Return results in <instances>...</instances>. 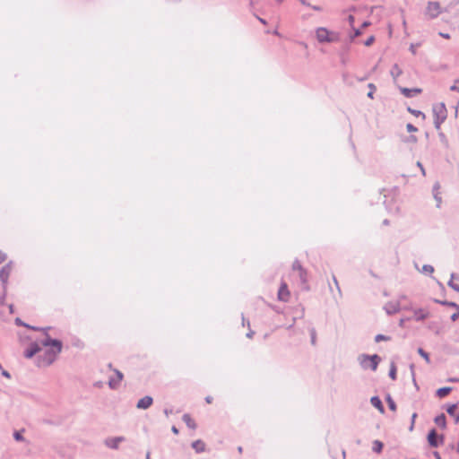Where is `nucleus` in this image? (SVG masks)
Here are the masks:
<instances>
[{"label":"nucleus","instance_id":"6e6552de","mask_svg":"<svg viewBox=\"0 0 459 459\" xmlns=\"http://www.w3.org/2000/svg\"><path fill=\"white\" fill-rule=\"evenodd\" d=\"M400 91L403 93V95L405 96L406 98H411L422 92V90L420 88L409 89L402 87L400 88Z\"/></svg>","mask_w":459,"mask_h":459},{"label":"nucleus","instance_id":"0eeeda50","mask_svg":"<svg viewBox=\"0 0 459 459\" xmlns=\"http://www.w3.org/2000/svg\"><path fill=\"white\" fill-rule=\"evenodd\" d=\"M12 270H13L12 263H8L4 266H3V268L0 270V279L4 286L7 284V281H8V279H9Z\"/></svg>","mask_w":459,"mask_h":459},{"label":"nucleus","instance_id":"b1692460","mask_svg":"<svg viewBox=\"0 0 459 459\" xmlns=\"http://www.w3.org/2000/svg\"><path fill=\"white\" fill-rule=\"evenodd\" d=\"M388 340H390V338L388 336H385V335H383V334H377L375 337V341L377 342H379L380 341H388Z\"/></svg>","mask_w":459,"mask_h":459},{"label":"nucleus","instance_id":"aec40b11","mask_svg":"<svg viewBox=\"0 0 459 459\" xmlns=\"http://www.w3.org/2000/svg\"><path fill=\"white\" fill-rule=\"evenodd\" d=\"M383 443L379 440H375L373 442V446H372V449L373 451H375L376 453L379 454L381 453L382 449H383Z\"/></svg>","mask_w":459,"mask_h":459},{"label":"nucleus","instance_id":"37998d69","mask_svg":"<svg viewBox=\"0 0 459 459\" xmlns=\"http://www.w3.org/2000/svg\"><path fill=\"white\" fill-rule=\"evenodd\" d=\"M359 34H360V32H359V30H357V31L355 32V36H359Z\"/></svg>","mask_w":459,"mask_h":459},{"label":"nucleus","instance_id":"72a5a7b5","mask_svg":"<svg viewBox=\"0 0 459 459\" xmlns=\"http://www.w3.org/2000/svg\"><path fill=\"white\" fill-rule=\"evenodd\" d=\"M440 303L443 304V305H446V306H450V307H458V305H456L454 302L442 301Z\"/></svg>","mask_w":459,"mask_h":459},{"label":"nucleus","instance_id":"c9c22d12","mask_svg":"<svg viewBox=\"0 0 459 459\" xmlns=\"http://www.w3.org/2000/svg\"><path fill=\"white\" fill-rule=\"evenodd\" d=\"M439 35L444 38V39H450V35L448 33H442L440 32Z\"/></svg>","mask_w":459,"mask_h":459},{"label":"nucleus","instance_id":"ea45409f","mask_svg":"<svg viewBox=\"0 0 459 459\" xmlns=\"http://www.w3.org/2000/svg\"><path fill=\"white\" fill-rule=\"evenodd\" d=\"M205 400H206V402H207L208 403H212V398L211 396H207Z\"/></svg>","mask_w":459,"mask_h":459},{"label":"nucleus","instance_id":"58836bf2","mask_svg":"<svg viewBox=\"0 0 459 459\" xmlns=\"http://www.w3.org/2000/svg\"><path fill=\"white\" fill-rule=\"evenodd\" d=\"M3 375L7 377V378H10V374L7 372V371H3Z\"/></svg>","mask_w":459,"mask_h":459},{"label":"nucleus","instance_id":"39448f33","mask_svg":"<svg viewBox=\"0 0 459 459\" xmlns=\"http://www.w3.org/2000/svg\"><path fill=\"white\" fill-rule=\"evenodd\" d=\"M379 361H380V359L377 355H372V356L365 355L362 357L360 362L364 368H371L372 370H376Z\"/></svg>","mask_w":459,"mask_h":459},{"label":"nucleus","instance_id":"c03bdc74","mask_svg":"<svg viewBox=\"0 0 459 459\" xmlns=\"http://www.w3.org/2000/svg\"><path fill=\"white\" fill-rule=\"evenodd\" d=\"M238 452L242 453V447L241 446L238 447Z\"/></svg>","mask_w":459,"mask_h":459},{"label":"nucleus","instance_id":"1a4fd4ad","mask_svg":"<svg viewBox=\"0 0 459 459\" xmlns=\"http://www.w3.org/2000/svg\"><path fill=\"white\" fill-rule=\"evenodd\" d=\"M152 403H153L152 398L151 396L147 395V396L141 398L138 401L136 407L138 409L146 410L152 406Z\"/></svg>","mask_w":459,"mask_h":459},{"label":"nucleus","instance_id":"bb28decb","mask_svg":"<svg viewBox=\"0 0 459 459\" xmlns=\"http://www.w3.org/2000/svg\"><path fill=\"white\" fill-rule=\"evenodd\" d=\"M387 403H388L389 408L392 411H395L396 410V405H395L394 402L391 398H388Z\"/></svg>","mask_w":459,"mask_h":459},{"label":"nucleus","instance_id":"dca6fc26","mask_svg":"<svg viewBox=\"0 0 459 459\" xmlns=\"http://www.w3.org/2000/svg\"><path fill=\"white\" fill-rule=\"evenodd\" d=\"M429 316V313L428 311H426L425 309H418V310H415L414 311V316L413 317L416 319V320H423L425 319L426 317H428Z\"/></svg>","mask_w":459,"mask_h":459},{"label":"nucleus","instance_id":"f257e3e1","mask_svg":"<svg viewBox=\"0 0 459 459\" xmlns=\"http://www.w3.org/2000/svg\"><path fill=\"white\" fill-rule=\"evenodd\" d=\"M63 344L60 341L46 336L40 341V346L33 343L24 351L26 358L38 354V365L47 367L52 364L62 351Z\"/></svg>","mask_w":459,"mask_h":459},{"label":"nucleus","instance_id":"a18cd8bd","mask_svg":"<svg viewBox=\"0 0 459 459\" xmlns=\"http://www.w3.org/2000/svg\"><path fill=\"white\" fill-rule=\"evenodd\" d=\"M456 4H458V12H459V0H456Z\"/></svg>","mask_w":459,"mask_h":459},{"label":"nucleus","instance_id":"49530a36","mask_svg":"<svg viewBox=\"0 0 459 459\" xmlns=\"http://www.w3.org/2000/svg\"><path fill=\"white\" fill-rule=\"evenodd\" d=\"M418 166H420V168H422V167H421V164H420V162H418ZM421 169L423 170V169Z\"/></svg>","mask_w":459,"mask_h":459},{"label":"nucleus","instance_id":"ddd939ff","mask_svg":"<svg viewBox=\"0 0 459 459\" xmlns=\"http://www.w3.org/2000/svg\"><path fill=\"white\" fill-rule=\"evenodd\" d=\"M447 413L455 419V421H459V410L456 404L449 406L446 410Z\"/></svg>","mask_w":459,"mask_h":459},{"label":"nucleus","instance_id":"f704fd0d","mask_svg":"<svg viewBox=\"0 0 459 459\" xmlns=\"http://www.w3.org/2000/svg\"><path fill=\"white\" fill-rule=\"evenodd\" d=\"M6 259L5 254H4L2 251H0V264L4 263Z\"/></svg>","mask_w":459,"mask_h":459},{"label":"nucleus","instance_id":"9b49d317","mask_svg":"<svg viewBox=\"0 0 459 459\" xmlns=\"http://www.w3.org/2000/svg\"><path fill=\"white\" fill-rule=\"evenodd\" d=\"M116 374L115 378H110L108 381V385L111 388H117L121 380L123 379V374L118 370H114Z\"/></svg>","mask_w":459,"mask_h":459},{"label":"nucleus","instance_id":"473e14b6","mask_svg":"<svg viewBox=\"0 0 459 459\" xmlns=\"http://www.w3.org/2000/svg\"><path fill=\"white\" fill-rule=\"evenodd\" d=\"M389 375L392 377V379H395V377H396V369H395L394 367H393V368L390 370Z\"/></svg>","mask_w":459,"mask_h":459},{"label":"nucleus","instance_id":"79ce46f5","mask_svg":"<svg viewBox=\"0 0 459 459\" xmlns=\"http://www.w3.org/2000/svg\"><path fill=\"white\" fill-rule=\"evenodd\" d=\"M312 342L315 343V334H312Z\"/></svg>","mask_w":459,"mask_h":459},{"label":"nucleus","instance_id":"f3484780","mask_svg":"<svg viewBox=\"0 0 459 459\" xmlns=\"http://www.w3.org/2000/svg\"><path fill=\"white\" fill-rule=\"evenodd\" d=\"M370 402L374 407L378 409L381 412H384V407H383L382 402L378 397H377V396L372 397Z\"/></svg>","mask_w":459,"mask_h":459},{"label":"nucleus","instance_id":"4c0bfd02","mask_svg":"<svg viewBox=\"0 0 459 459\" xmlns=\"http://www.w3.org/2000/svg\"><path fill=\"white\" fill-rule=\"evenodd\" d=\"M171 430H172V432H173L174 434H176V435H177V434H178V429L175 426H173V427L171 428Z\"/></svg>","mask_w":459,"mask_h":459},{"label":"nucleus","instance_id":"e433bc0d","mask_svg":"<svg viewBox=\"0 0 459 459\" xmlns=\"http://www.w3.org/2000/svg\"><path fill=\"white\" fill-rule=\"evenodd\" d=\"M449 285L455 289V290L459 291V286L455 285V284H453V283H449Z\"/></svg>","mask_w":459,"mask_h":459},{"label":"nucleus","instance_id":"a878e982","mask_svg":"<svg viewBox=\"0 0 459 459\" xmlns=\"http://www.w3.org/2000/svg\"><path fill=\"white\" fill-rule=\"evenodd\" d=\"M406 129L409 133H415L418 131V129L411 124H407Z\"/></svg>","mask_w":459,"mask_h":459},{"label":"nucleus","instance_id":"20e7f679","mask_svg":"<svg viewBox=\"0 0 459 459\" xmlns=\"http://www.w3.org/2000/svg\"><path fill=\"white\" fill-rule=\"evenodd\" d=\"M442 8L438 2L429 1L425 10V15L429 18H435L441 13Z\"/></svg>","mask_w":459,"mask_h":459},{"label":"nucleus","instance_id":"f8f14e48","mask_svg":"<svg viewBox=\"0 0 459 459\" xmlns=\"http://www.w3.org/2000/svg\"><path fill=\"white\" fill-rule=\"evenodd\" d=\"M428 441L429 445L433 447H437L438 446L437 442V435L435 429H432L428 435Z\"/></svg>","mask_w":459,"mask_h":459},{"label":"nucleus","instance_id":"f03ea898","mask_svg":"<svg viewBox=\"0 0 459 459\" xmlns=\"http://www.w3.org/2000/svg\"><path fill=\"white\" fill-rule=\"evenodd\" d=\"M432 111L435 117V126L437 128H439L440 125L446 120L447 116L446 106L443 103H437L433 106Z\"/></svg>","mask_w":459,"mask_h":459},{"label":"nucleus","instance_id":"5701e85b","mask_svg":"<svg viewBox=\"0 0 459 459\" xmlns=\"http://www.w3.org/2000/svg\"><path fill=\"white\" fill-rule=\"evenodd\" d=\"M422 272L425 273H429V274H431L433 273L434 272V268L432 265H429V264H425L423 265L422 267Z\"/></svg>","mask_w":459,"mask_h":459},{"label":"nucleus","instance_id":"423d86ee","mask_svg":"<svg viewBox=\"0 0 459 459\" xmlns=\"http://www.w3.org/2000/svg\"><path fill=\"white\" fill-rule=\"evenodd\" d=\"M290 298V292L289 290L288 285L285 282H282L278 290V299L280 301L287 302Z\"/></svg>","mask_w":459,"mask_h":459},{"label":"nucleus","instance_id":"4be33fe9","mask_svg":"<svg viewBox=\"0 0 459 459\" xmlns=\"http://www.w3.org/2000/svg\"><path fill=\"white\" fill-rule=\"evenodd\" d=\"M391 73H392V75L394 76V78L396 79L397 77H399L401 75L402 70L400 69V67L397 65H394Z\"/></svg>","mask_w":459,"mask_h":459},{"label":"nucleus","instance_id":"393cba45","mask_svg":"<svg viewBox=\"0 0 459 459\" xmlns=\"http://www.w3.org/2000/svg\"><path fill=\"white\" fill-rule=\"evenodd\" d=\"M368 87L370 88V90H369V92L368 93V96L370 99H373L374 98L373 95H374V92L376 91V86L373 83H369Z\"/></svg>","mask_w":459,"mask_h":459},{"label":"nucleus","instance_id":"a19ab883","mask_svg":"<svg viewBox=\"0 0 459 459\" xmlns=\"http://www.w3.org/2000/svg\"><path fill=\"white\" fill-rule=\"evenodd\" d=\"M349 20H350L351 23V22H353V16H351H351L349 17Z\"/></svg>","mask_w":459,"mask_h":459},{"label":"nucleus","instance_id":"a211bd4d","mask_svg":"<svg viewBox=\"0 0 459 459\" xmlns=\"http://www.w3.org/2000/svg\"><path fill=\"white\" fill-rule=\"evenodd\" d=\"M452 388L451 387H442V388H439L437 389V395L440 398H443V397H446V395L449 394V393L451 392Z\"/></svg>","mask_w":459,"mask_h":459},{"label":"nucleus","instance_id":"2eb2a0df","mask_svg":"<svg viewBox=\"0 0 459 459\" xmlns=\"http://www.w3.org/2000/svg\"><path fill=\"white\" fill-rule=\"evenodd\" d=\"M192 447L197 452V453H201V452H204L205 450V444L204 441L202 440H196L195 442H193L192 444Z\"/></svg>","mask_w":459,"mask_h":459},{"label":"nucleus","instance_id":"2f4dec72","mask_svg":"<svg viewBox=\"0 0 459 459\" xmlns=\"http://www.w3.org/2000/svg\"><path fill=\"white\" fill-rule=\"evenodd\" d=\"M419 353L429 361V355L427 352H425L422 349H419Z\"/></svg>","mask_w":459,"mask_h":459},{"label":"nucleus","instance_id":"9d476101","mask_svg":"<svg viewBox=\"0 0 459 459\" xmlns=\"http://www.w3.org/2000/svg\"><path fill=\"white\" fill-rule=\"evenodd\" d=\"M124 440V437H110L105 440V444L113 449H116L118 447L119 444Z\"/></svg>","mask_w":459,"mask_h":459},{"label":"nucleus","instance_id":"6ab92c4d","mask_svg":"<svg viewBox=\"0 0 459 459\" xmlns=\"http://www.w3.org/2000/svg\"><path fill=\"white\" fill-rule=\"evenodd\" d=\"M435 423L437 426L444 429L446 427V416L444 414H440V415L437 416L435 418Z\"/></svg>","mask_w":459,"mask_h":459},{"label":"nucleus","instance_id":"de8ad7c7","mask_svg":"<svg viewBox=\"0 0 459 459\" xmlns=\"http://www.w3.org/2000/svg\"><path fill=\"white\" fill-rule=\"evenodd\" d=\"M149 457H150V455H149V454H147V459H150Z\"/></svg>","mask_w":459,"mask_h":459},{"label":"nucleus","instance_id":"c85d7f7f","mask_svg":"<svg viewBox=\"0 0 459 459\" xmlns=\"http://www.w3.org/2000/svg\"><path fill=\"white\" fill-rule=\"evenodd\" d=\"M294 268H295V269H298V270L299 271V273H300V277H302V278H304V277H305L306 273L304 272L303 268H302L299 264H297V265L295 264V265H294Z\"/></svg>","mask_w":459,"mask_h":459},{"label":"nucleus","instance_id":"c756f323","mask_svg":"<svg viewBox=\"0 0 459 459\" xmlns=\"http://www.w3.org/2000/svg\"><path fill=\"white\" fill-rule=\"evenodd\" d=\"M457 309V312L456 313H454L452 316H451V319L452 321H456V320H459V306L457 307H455Z\"/></svg>","mask_w":459,"mask_h":459},{"label":"nucleus","instance_id":"4468645a","mask_svg":"<svg viewBox=\"0 0 459 459\" xmlns=\"http://www.w3.org/2000/svg\"><path fill=\"white\" fill-rule=\"evenodd\" d=\"M182 419H183V421L186 424V426L188 428H190L192 429H196V423L189 414H184Z\"/></svg>","mask_w":459,"mask_h":459},{"label":"nucleus","instance_id":"412c9836","mask_svg":"<svg viewBox=\"0 0 459 459\" xmlns=\"http://www.w3.org/2000/svg\"><path fill=\"white\" fill-rule=\"evenodd\" d=\"M408 111L411 115H413V116H415L417 117H421L422 119L426 118V115L423 112L420 111V110H416V109H413L411 108H408Z\"/></svg>","mask_w":459,"mask_h":459},{"label":"nucleus","instance_id":"cd10ccee","mask_svg":"<svg viewBox=\"0 0 459 459\" xmlns=\"http://www.w3.org/2000/svg\"><path fill=\"white\" fill-rule=\"evenodd\" d=\"M375 41V37L374 36H370L366 41H365V46L367 47H369L371 46Z\"/></svg>","mask_w":459,"mask_h":459},{"label":"nucleus","instance_id":"7c9ffc66","mask_svg":"<svg viewBox=\"0 0 459 459\" xmlns=\"http://www.w3.org/2000/svg\"><path fill=\"white\" fill-rule=\"evenodd\" d=\"M13 436H14V438L17 441H22L23 440V437H22V433L20 431H16Z\"/></svg>","mask_w":459,"mask_h":459},{"label":"nucleus","instance_id":"7ed1b4c3","mask_svg":"<svg viewBox=\"0 0 459 459\" xmlns=\"http://www.w3.org/2000/svg\"><path fill=\"white\" fill-rule=\"evenodd\" d=\"M316 39L320 42H333L338 40V35L325 28H318L316 30Z\"/></svg>","mask_w":459,"mask_h":459}]
</instances>
